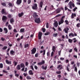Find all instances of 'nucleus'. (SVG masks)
Returning a JSON list of instances; mask_svg holds the SVG:
<instances>
[{
    "mask_svg": "<svg viewBox=\"0 0 80 80\" xmlns=\"http://www.w3.org/2000/svg\"><path fill=\"white\" fill-rule=\"evenodd\" d=\"M54 54V52H53V51L51 53V57H53V54Z\"/></svg>",
    "mask_w": 80,
    "mask_h": 80,
    "instance_id": "obj_53",
    "label": "nucleus"
},
{
    "mask_svg": "<svg viewBox=\"0 0 80 80\" xmlns=\"http://www.w3.org/2000/svg\"><path fill=\"white\" fill-rule=\"evenodd\" d=\"M25 65L26 67H28V62H25Z\"/></svg>",
    "mask_w": 80,
    "mask_h": 80,
    "instance_id": "obj_50",
    "label": "nucleus"
},
{
    "mask_svg": "<svg viewBox=\"0 0 80 80\" xmlns=\"http://www.w3.org/2000/svg\"><path fill=\"white\" fill-rule=\"evenodd\" d=\"M60 60H62V61H63V60H65V58L62 57H61V58H60Z\"/></svg>",
    "mask_w": 80,
    "mask_h": 80,
    "instance_id": "obj_47",
    "label": "nucleus"
},
{
    "mask_svg": "<svg viewBox=\"0 0 80 80\" xmlns=\"http://www.w3.org/2000/svg\"><path fill=\"white\" fill-rule=\"evenodd\" d=\"M42 32H40L39 33L38 35V39L39 40H41V38H42Z\"/></svg>",
    "mask_w": 80,
    "mask_h": 80,
    "instance_id": "obj_8",
    "label": "nucleus"
},
{
    "mask_svg": "<svg viewBox=\"0 0 80 80\" xmlns=\"http://www.w3.org/2000/svg\"><path fill=\"white\" fill-rule=\"evenodd\" d=\"M73 40H74L73 41L74 43H76L77 42V40H76V38H73L72 39H69L68 40V41L69 43H72L73 42Z\"/></svg>",
    "mask_w": 80,
    "mask_h": 80,
    "instance_id": "obj_1",
    "label": "nucleus"
},
{
    "mask_svg": "<svg viewBox=\"0 0 80 80\" xmlns=\"http://www.w3.org/2000/svg\"><path fill=\"white\" fill-rule=\"evenodd\" d=\"M32 8L33 10H37V3L34 4L32 6Z\"/></svg>",
    "mask_w": 80,
    "mask_h": 80,
    "instance_id": "obj_4",
    "label": "nucleus"
},
{
    "mask_svg": "<svg viewBox=\"0 0 80 80\" xmlns=\"http://www.w3.org/2000/svg\"><path fill=\"white\" fill-rule=\"evenodd\" d=\"M22 0H17V2H16V4L18 5H19L22 3Z\"/></svg>",
    "mask_w": 80,
    "mask_h": 80,
    "instance_id": "obj_6",
    "label": "nucleus"
},
{
    "mask_svg": "<svg viewBox=\"0 0 80 80\" xmlns=\"http://www.w3.org/2000/svg\"><path fill=\"white\" fill-rule=\"evenodd\" d=\"M8 28L9 30H11L12 29V26H11V25H10L9 24L8 25Z\"/></svg>",
    "mask_w": 80,
    "mask_h": 80,
    "instance_id": "obj_40",
    "label": "nucleus"
},
{
    "mask_svg": "<svg viewBox=\"0 0 80 80\" xmlns=\"http://www.w3.org/2000/svg\"><path fill=\"white\" fill-rule=\"evenodd\" d=\"M61 51L62 50H61L60 51L58 52V54L59 56H60L61 55Z\"/></svg>",
    "mask_w": 80,
    "mask_h": 80,
    "instance_id": "obj_59",
    "label": "nucleus"
},
{
    "mask_svg": "<svg viewBox=\"0 0 80 80\" xmlns=\"http://www.w3.org/2000/svg\"><path fill=\"white\" fill-rule=\"evenodd\" d=\"M11 54H12V55H13V53H15V52H14V51H13V50H11L10 51V52Z\"/></svg>",
    "mask_w": 80,
    "mask_h": 80,
    "instance_id": "obj_41",
    "label": "nucleus"
},
{
    "mask_svg": "<svg viewBox=\"0 0 80 80\" xmlns=\"http://www.w3.org/2000/svg\"><path fill=\"white\" fill-rule=\"evenodd\" d=\"M74 50L76 52H77V51H78V49L76 48H75L74 49Z\"/></svg>",
    "mask_w": 80,
    "mask_h": 80,
    "instance_id": "obj_54",
    "label": "nucleus"
},
{
    "mask_svg": "<svg viewBox=\"0 0 80 80\" xmlns=\"http://www.w3.org/2000/svg\"><path fill=\"white\" fill-rule=\"evenodd\" d=\"M45 52H46L45 50L44 49L43 51H41L40 52V53H42L43 52V55H45Z\"/></svg>",
    "mask_w": 80,
    "mask_h": 80,
    "instance_id": "obj_19",
    "label": "nucleus"
},
{
    "mask_svg": "<svg viewBox=\"0 0 80 80\" xmlns=\"http://www.w3.org/2000/svg\"><path fill=\"white\" fill-rule=\"evenodd\" d=\"M42 30L43 32H45V31H46V29L45 28H43L42 29Z\"/></svg>",
    "mask_w": 80,
    "mask_h": 80,
    "instance_id": "obj_58",
    "label": "nucleus"
},
{
    "mask_svg": "<svg viewBox=\"0 0 80 80\" xmlns=\"http://www.w3.org/2000/svg\"><path fill=\"white\" fill-rule=\"evenodd\" d=\"M33 15L35 19V18H38V15H37V14L36 12L34 13Z\"/></svg>",
    "mask_w": 80,
    "mask_h": 80,
    "instance_id": "obj_13",
    "label": "nucleus"
},
{
    "mask_svg": "<svg viewBox=\"0 0 80 80\" xmlns=\"http://www.w3.org/2000/svg\"><path fill=\"white\" fill-rule=\"evenodd\" d=\"M50 56V52H47V57H49V56Z\"/></svg>",
    "mask_w": 80,
    "mask_h": 80,
    "instance_id": "obj_43",
    "label": "nucleus"
},
{
    "mask_svg": "<svg viewBox=\"0 0 80 80\" xmlns=\"http://www.w3.org/2000/svg\"><path fill=\"white\" fill-rule=\"evenodd\" d=\"M77 66H78V67H80V63L79 62L77 63Z\"/></svg>",
    "mask_w": 80,
    "mask_h": 80,
    "instance_id": "obj_64",
    "label": "nucleus"
},
{
    "mask_svg": "<svg viewBox=\"0 0 80 80\" xmlns=\"http://www.w3.org/2000/svg\"><path fill=\"white\" fill-rule=\"evenodd\" d=\"M45 63V61L42 60V62H38V65L40 66V65H43Z\"/></svg>",
    "mask_w": 80,
    "mask_h": 80,
    "instance_id": "obj_7",
    "label": "nucleus"
},
{
    "mask_svg": "<svg viewBox=\"0 0 80 80\" xmlns=\"http://www.w3.org/2000/svg\"><path fill=\"white\" fill-rule=\"evenodd\" d=\"M13 63H14V67H15L16 65H17V62H15V61H13Z\"/></svg>",
    "mask_w": 80,
    "mask_h": 80,
    "instance_id": "obj_37",
    "label": "nucleus"
},
{
    "mask_svg": "<svg viewBox=\"0 0 80 80\" xmlns=\"http://www.w3.org/2000/svg\"><path fill=\"white\" fill-rule=\"evenodd\" d=\"M0 68H3V64H0Z\"/></svg>",
    "mask_w": 80,
    "mask_h": 80,
    "instance_id": "obj_48",
    "label": "nucleus"
},
{
    "mask_svg": "<svg viewBox=\"0 0 80 80\" xmlns=\"http://www.w3.org/2000/svg\"><path fill=\"white\" fill-rule=\"evenodd\" d=\"M64 10L65 11H66L68 10V11H69V12H71L70 9H68L67 6L65 7Z\"/></svg>",
    "mask_w": 80,
    "mask_h": 80,
    "instance_id": "obj_23",
    "label": "nucleus"
},
{
    "mask_svg": "<svg viewBox=\"0 0 80 80\" xmlns=\"http://www.w3.org/2000/svg\"><path fill=\"white\" fill-rule=\"evenodd\" d=\"M38 57V53H37L35 54V57Z\"/></svg>",
    "mask_w": 80,
    "mask_h": 80,
    "instance_id": "obj_52",
    "label": "nucleus"
},
{
    "mask_svg": "<svg viewBox=\"0 0 80 80\" xmlns=\"http://www.w3.org/2000/svg\"><path fill=\"white\" fill-rule=\"evenodd\" d=\"M53 36L55 37H57V36H58V33H54L53 34Z\"/></svg>",
    "mask_w": 80,
    "mask_h": 80,
    "instance_id": "obj_34",
    "label": "nucleus"
},
{
    "mask_svg": "<svg viewBox=\"0 0 80 80\" xmlns=\"http://www.w3.org/2000/svg\"><path fill=\"white\" fill-rule=\"evenodd\" d=\"M50 32H47L46 33H44V35H45L46 36L47 35H50Z\"/></svg>",
    "mask_w": 80,
    "mask_h": 80,
    "instance_id": "obj_32",
    "label": "nucleus"
},
{
    "mask_svg": "<svg viewBox=\"0 0 80 80\" xmlns=\"http://www.w3.org/2000/svg\"><path fill=\"white\" fill-rule=\"evenodd\" d=\"M66 68L67 71L69 72V71H70V70L69 69V67H68V66H67Z\"/></svg>",
    "mask_w": 80,
    "mask_h": 80,
    "instance_id": "obj_55",
    "label": "nucleus"
},
{
    "mask_svg": "<svg viewBox=\"0 0 80 80\" xmlns=\"http://www.w3.org/2000/svg\"><path fill=\"white\" fill-rule=\"evenodd\" d=\"M2 14H4V15H7V12L5 11V10L4 9H2L1 11Z\"/></svg>",
    "mask_w": 80,
    "mask_h": 80,
    "instance_id": "obj_10",
    "label": "nucleus"
},
{
    "mask_svg": "<svg viewBox=\"0 0 80 80\" xmlns=\"http://www.w3.org/2000/svg\"><path fill=\"white\" fill-rule=\"evenodd\" d=\"M26 78L28 80H31L32 79V78L28 76H27Z\"/></svg>",
    "mask_w": 80,
    "mask_h": 80,
    "instance_id": "obj_35",
    "label": "nucleus"
},
{
    "mask_svg": "<svg viewBox=\"0 0 80 80\" xmlns=\"http://www.w3.org/2000/svg\"><path fill=\"white\" fill-rule=\"evenodd\" d=\"M43 2L42 1L40 3L39 6H40V7L41 8H42V7H43Z\"/></svg>",
    "mask_w": 80,
    "mask_h": 80,
    "instance_id": "obj_24",
    "label": "nucleus"
},
{
    "mask_svg": "<svg viewBox=\"0 0 80 80\" xmlns=\"http://www.w3.org/2000/svg\"><path fill=\"white\" fill-rule=\"evenodd\" d=\"M8 5H9V6L10 7H13V4H12V3L10 2H9V4H8Z\"/></svg>",
    "mask_w": 80,
    "mask_h": 80,
    "instance_id": "obj_44",
    "label": "nucleus"
},
{
    "mask_svg": "<svg viewBox=\"0 0 80 80\" xmlns=\"http://www.w3.org/2000/svg\"><path fill=\"white\" fill-rule=\"evenodd\" d=\"M24 15V13L23 12H21V13H19L18 15L19 17H22Z\"/></svg>",
    "mask_w": 80,
    "mask_h": 80,
    "instance_id": "obj_17",
    "label": "nucleus"
},
{
    "mask_svg": "<svg viewBox=\"0 0 80 80\" xmlns=\"http://www.w3.org/2000/svg\"><path fill=\"white\" fill-rule=\"evenodd\" d=\"M30 67H31V69H32L33 71V70H34V68H33V66L31 65Z\"/></svg>",
    "mask_w": 80,
    "mask_h": 80,
    "instance_id": "obj_56",
    "label": "nucleus"
},
{
    "mask_svg": "<svg viewBox=\"0 0 80 80\" xmlns=\"http://www.w3.org/2000/svg\"><path fill=\"white\" fill-rule=\"evenodd\" d=\"M7 48H8V47L6 46H4L2 48V50H6V49H7Z\"/></svg>",
    "mask_w": 80,
    "mask_h": 80,
    "instance_id": "obj_33",
    "label": "nucleus"
},
{
    "mask_svg": "<svg viewBox=\"0 0 80 80\" xmlns=\"http://www.w3.org/2000/svg\"><path fill=\"white\" fill-rule=\"evenodd\" d=\"M29 45L28 43L24 45V48H27V47H28L29 46Z\"/></svg>",
    "mask_w": 80,
    "mask_h": 80,
    "instance_id": "obj_29",
    "label": "nucleus"
},
{
    "mask_svg": "<svg viewBox=\"0 0 80 80\" xmlns=\"http://www.w3.org/2000/svg\"><path fill=\"white\" fill-rule=\"evenodd\" d=\"M54 12H56V13H59L61 12V10L60 8H58Z\"/></svg>",
    "mask_w": 80,
    "mask_h": 80,
    "instance_id": "obj_12",
    "label": "nucleus"
},
{
    "mask_svg": "<svg viewBox=\"0 0 80 80\" xmlns=\"http://www.w3.org/2000/svg\"><path fill=\"white\" fill-rule=\"evenodd\" d=\"M1 40L2 41H4V40H5V38H1Z\"/></svg>",
    "mask_w": 80,
    "mask_h": 80,
    "instance_id": "obj_60",
    "label": "nucleus"
},
{
    "mask_svg": "<svg viewBox=\"0 0 80 80\" xmlns=\"http://www.w3.org/2000/svg\"><path fill=\"white\" fill-rule=\"evenodd\" d=\"M31 54H35V53H36V52H37V49L35 48H32V49L31 50Z\"/></svg>",
    "mask_w": 80,
    "mask_h": 80,
    "instance_id": "obj_5",
    "label": "nucleus"
},
{
    "mask_svg": "<svg viewBox=\"0 0 80 80\" xmlns=\"http://www.w3.org/2000/svg\"><path fill=\"white\" fill-rule=\"evenodd\" d=\"M34 68H35L36 70H37L38 69V67L37 66L35 65L34 66Z\"/></svg>",
    "mask_w": 80,
    "mask_h": 80,
    "instance_id": "obj_62",
    "label": "nucleus"
},
{
    "mask_svg": "<svg viewBox=\"0 0 80 80\" xmlns=\"http://www.w3.org/2000/svg\"><path fill=\"white\" fill-rule=\"evenodd\" d=\"M64 22V20L61 19L60 20V21L59 22L58 24L59 25H61V24H62V23H63Z\"/></svg>",
    "mask_w": 80,
    "mask_h": 80,
    "instance_id": "obj_11",
    "label": "nucleus"
},
{
    "mask_svg": "<svg viewBox=\"0 0 80 80\" xmlns=\"http://www.w3.org/2000/svg\"><path fill=\"white\" fill-rule=\"evenodd\" d=\"M20 66L21 68H23L24 67H25V64L23 63H22L20 64Z\"/></svg>",
    "mask_w": 80,
    "mask_h": 80,
    "instance_id": "obj_20",
    "label": "nucleus"
},
{
    "mask_svg": "<svg viewBox=\"0 0 80 80\" xmlns=\"http://www.w3.org/2000/svg\"><path fill=\"white\" fill-rule=\"evenodd\" d=\"M74 71L76 72H77V67H75V69H74Z\"/></svg>",
    "mask_w": 80,
    "mask_h": 80,
    "instance_id": "obj_57",
    "label": "nucleus"
},
{
    "mask_svg": "<svg viewBox=\"0 0 80 80\" xmlns=\"http://www.w3.org/2000/svg\"><path fill=\"white\" fill-rule=\"evenodd\" d=\"M24 31H25V28H21L20 30V32H21V33H22V32L23 33Z\"/></svg>",
    "mask_w": 80,
    "mask_h": 80,
    "instance_id": "obj_27",
    "label": "nucleus"
},
{
    "mask_svg": "<svg viewBox=\"0 0 80 80\" xmlns=\"http://www.w3.org/2000/svg\"><path fill=\"white\" fill-rule=\"evenodd\" d=\"M1 4L2 5V6H4V7H5L6 6V3H2Z\"/></svg>",
    "mask_w": 80,
    "mask_h": 80,
    "instance_id": "obj_46",
    "label": "nucleus"
},
{
    "mask_svg": "<svg viewBox=\"0 0 80 80\" xmlns=\"http://www.w3.org/2000/svg\"><path fill=\"white\" fill-rule=\"evenodd\" d=\"M64 22L65 23H66V25H68V23H69V22H68V20H66Z\"/></svg>",
    "mask_w": 80,
    "mask_h": 80,
    "instance_id": "obj_36",
    "label": "nucleus"
},
{
    "mask_svg": "<svg viewBox=\"0 0 80 80\" xmlns=\"http://www.w3.org/2000/svg\"><path fill=\"white\" fill-rule=\"evenodd\" d=\"M72 1H70L68 3L69 7L70 9H72Z\"/></svg>",
    "mask_w": 80,
    "mask_h": 80,
    "instance_id": "obj_9",
    "label": "nucleus"
},
{
    "mask_svg": "<svg viewBox=\"0 0 80 80\" xmlns=\"http://www.w3.org/2000/svg\"><path fill=\"white\" fill-rule=\"evenodd\" d=\"M7 17L5 16H3L2 18V20L3 22H6L7 20Z\"/></svg>",
    "mask_w": 80,
    "mask_h": 80,
    "instance_id": "obj_3",
    "label": "nucleus"
},
{
    "mask_svg": "<svg viewBox=\"0 0 80 80\" xmlns=\"http://www.w3.org/2000/svg\"><path fill=\"white\" fill-rule=\"evenodd\" d=\"M73 57L75 58H77V55H74Z\"/></svg>",
    "mask_w": 80,
    "mask_h": 80,
    "instance_id": "obj_63",
    "label": "nucleus"
},
{
    "mask_svg": "<svg viewBox=\"0 0 80 80\" xmlns=\"http://www.w3.org/2000/svg\"><path fill=\"white\" fill-rule=\"evenodd\" d=\"M58 22L57 21L55 22L53 24L54 26L56 28H57L58 27Z\"/></svg>",
    "mask_w": 80,
    "mask_h": 80,
    "instance_id": "obj_14",
    "label": "nucleus"
},
{
    "mask_svg": "<svg viewBox=\"0 0 80 80\" xmlns=\"http://www.w3.org/2000/svg\"><path fill=\"white\" fill-rule=\"evenodd\" d=\"M69 37H71V36H72V37H73L75 36V35H74L71 32L69 34Z\"/></svg>",
    "mask_w": 80,
    "mask_h": 80,
    "instance_id": "obj_31",
    "label": "nucleus"
},
{
    "mask_svg": "<svg viewBox=\"0 0 80 80\" xmlns=\"http://www.w3.org/2000/svg\"><path fill=\"white\" fill-rule=\"evenodd\" d=\"M14 22V19H13V18H12L10 19V22L11 23H13Z\"/></svg>",
    "mask_w": 80,
    "mask_h": 80,
    "instance_id": "obj_28",
    "label": "nucleus"
},
{
    "mask_svg": "<svg viewBox=\"0 0 80 80\" xmlns=\"http://www.w3.org/2000/svg\"><path fill=\"white\" fill-rule=\"evenodd\" d=\"M42 69H44V70H47V66H45V67H44V66L43 65L42 67Z\"/></svg>",
    "mask_w": 80,
    "mask_h": 80,
    "instance_id": "obj_30",
    "label": "nucleus"
},
{
    "mask_svg": "<svg viewBox=\"0 0 80 80\" xmlns=\"http://www.w3.org/2000/svg\"><path fill=\"white\" fill-rule=\"evenodd\" d=\"M16 69L18 70H21V67H20V65L18 64L17 65L16 67Z\"/></svg>",
    "mask_w": 80,
    "mask_h": 80,
    "instance_id": "obj_15",
    "label": "nucleus"
},
{
    "mask_svg": "<svg viewBox=\"0 0 80 80\" xmlns=\"http://www.w3.org/2000/svg\"><path fill=\"white\" fill-rule=\"evenodd\" d=\"M29 74L30 75H33V73L32 70H30L29 71Z\"/></svg>",
    "mask_w": 80,
    "mask_h": 80,
    "instance_id": "obj_22",
    "label": "nucleus"
},
{
    "mask_svg": "<svg viewBox=\"0 0 80 80\" xmlns=\"http://www.w3.org/2000/svg\"><path fill=\"white\" fill-rule=\"evenodd\" d=\"M6 63H7V64H8V65H9V64L11 65V64H12V61H9L7 59H6Z\"/></svg>",
    "mask_w": 80,
    "mask_h": 80,
    "instance_id": "obj_16",
    "label": "nucleus"
},
{
    "mask_svg": "<svg viewBox=\"0 0 80 80\" xmlns=\"http://www.w3.org/2000/svg\"><path fill=\"white\" fill-rule=\"evenodd\" d=\"M3 73H6V75H7V72H8L7 71H5V70H3Z\"/></svg>",
    "mask_w": 80,
    "mask_h": 80,
    "instance_id": "obj_51",
    "label": "nucleus"
},
{
    "mask_svg": "<svg viewBox=\"0 0 80 80\" xmlns=\"http://www.w3.org/2000/svg\"><path fill=\"white\" fill-rule=\"evenodd\" d=\"M64 30L65 31V33H68V31L69 30V28H66Z\"/></svg>",
    "mask_w": 80,
    "mask_h": 80,
    "instance_id": "obj_18",
    "label": "nucleus"
},
{
    "mask_svg": "<svg viewBox=\"0 0 80 80\" xmlns=\"http://www.w3.org/2000/svg\"><path fill=\"white\" fill-rule=\"evenodd\" d=\"M61 65H58L57 67V68H58H58H59V70H60L63 68H62V67H61Z\"/></svg>",
    "mask_w": 80,
    "mask_h": 80,
    "instance_id": "obj_21",
    "label": "nucleus"
},
{
    "mask_svg": "<svg viewBox=\"0 0 80 80\" xmlns=\"http://www.w3.org/2000/svg\"><path fill=\"white\" fill-rule=\"evenodd\" d=\"M55 50H56V47L55 46H53L52 48V50L55 52Z\"/></svg>",
    "mask_w": 80,
    "mask_h": 80,
    "instance_id": "obj_26",
    "label": "nucleus"
},
{
    "mask_svg": "<svg viewBox=\"0 0 80 80\" xmlns=\"http://www.w3.org/2000/svg\"><path fill=\"white\" fill-rule=\"evenodd\" d=\"M35 22L37 23H40V22H41V20H40V18H36L34 20Z\"/></svg>",
    "mask_w": 80,
    "mask_h": 80,
    "instance_id": "obj_2",
    "label": "nucleus"
},
{
    "mask_svg": "<svg viewBox=\"0 0 80 80\" xmlns=\"http://www.w3.org/2000/svg\"><path fill=\"white\" fill-rule=\"evenodd\" d=\"M30 3H31V0H28V4H30Z\"/></svg>",
    "mask_w": 80,
    "mask_h": 80,
    "instance_id": "obj_61",
    "label": "nucleus"
},
{
    "mask_svg": "<svg viewBox=\"0 0 80 80\" xmlns=\"http://www.w3.org/2000/svg\"><path fill=\"white\" fill-rule=\"evenodd\" d=\"M4 30L5 32L6 33H8V29L6 28H4Z\"/></svg>",
    "mask_w": 80,
    "mask_h": 80,
    "instance_id": "obj_25",
    "label": "nucleus"
},
{
    "mask_svg": "<svg viewBox=\"0 0 80 80\" xmlns=\"http://www.w3.org/2000/svg\"><path fill=\"white\" fill-rule=\"evenodd\" d=\"M8 18H12V14H9L8 16Z\"/></svg>",
    "mask_w": 80,
    "mask_h": 80,
    "instance_id": "obj_39",
    "label": "nucleus"
},
{
    "mask_svg": "<svg viewBox=\"0 0 80 80\" xmlns=\"http://www.w3.org/2000/svg\"><path fill=\"white\" fill-rule=\"evenodd\" d=\"M56 74H60L61 73V71H57L56 72Z\"/></svg>",
    "mask_w": 80,
    "mask_h": 80,
    "instance_id": "obj_38",
    "label": "nucleus"
},
{
    "mask_svg": "<svg viewBox=\"0 0 80 80\" xmlns=\"http://www.w3.org/2000/svg\"><path fill=\"white\" fill-rule=\"evenodd\" d=\"M76 27H77V28H79L80 27V23H78L76 25Z\"/></svg>",
    "mask_w": 80,
    "mask_h": 80,
    "instance_id": "obj_42",
    "label": "nucleus"
},
{
    "mask_svg": "<svg viewBox=\"0 0 80 80\" xmlns=\"http://www.w3.org/2000/svg\"><path fill=\"white\" fill-rule=\"evenodd\" d=\"M46 28H49V26L48 25V22H47L46 23Z\"/></svg>",
    "mask_w": 80,
    "mask_h": 80,
    "instance_id": "obj_45",
    "label": "nucleus"
},
{
    "mask_svg": "<svg viewBox=\"0 0 80 80\" xmlns=\"http://www.w3.org/2000/svg\"><path fill=\"white\" fill-rule=\"evenodd\" d=\"M78 8L77 7H75V8H74L73 9V12H75V10H76Z\"/></svg>",
    "mask_w": 80,
    "mask_h": 80,
    "instance_id": "obj_49",
    "label": "nucleus"
}]
</instances>
